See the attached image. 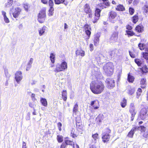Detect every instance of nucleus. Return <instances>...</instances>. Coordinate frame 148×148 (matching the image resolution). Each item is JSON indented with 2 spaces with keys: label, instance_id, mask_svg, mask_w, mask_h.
<instances>
[{
  "label": "nucleus",
  "instance_id": "obj_51",
  "mask_svg": "<svg viewBox=\"0 0 148 148\" xmlns=\"http://www.w3.org/2000/svg\"><path fill=\"white\" fill-rule=\"evenodd\" d=\"M84 27L86 30H89L91 29L90 27L88 24H86V25H85Z\"/></svg>",
  "mask_w": 148,
  "mask_h": 148
},
{
  "label": "nucleus",
  "instance_id": "obj_54",
  "mask_svg": "<svg viewBox=\"0 0 148 148\" xmlns=\"http://www.w3.org/2000/svg\"><path fill=\"white\" fill-rule=\"evenodd\" d=\"M49 6L50 7H52L53 5V3L52 0H49Z\"/></svg>",
  "mask_w": 148,
  "mask_h": 148
},
{
  "label": "nucleus",
  "instance_id": "obj_1",
  "mask_svg": "<svg viewBox=\"0 0 148 148\" xmlns=\"http://www.w3.org/2000/svg\"><path fill=\"white\" fill-rule=\"evenodd\" d=\"M105 86L101 82H97L94 84L90 85V89L94 94H98L101 93L104 90Z\"/></svg>",
  "mask_w": 148,
  "mask_h": 148
},
{
  "label": "nucleus",
  "instance_id": "obj_60",
  "mask_svg": "<svg viewBox=\"0 0 148 148\" xmlns=\"http://www.w3.org/2000/svg\"><path fill=\"white\" fill-rule=\"evenodd\" d=\"M66 145L65 143H63L61 145L60 148H66Z\"/></svg>",
  "mask_w": 148,
  "mask_h": 148
},
{
  "label": "nucleus",
  "instance_id": "obj_5",
  "mask_svg": "<svg viewBox=\"0 0 148 148\" xmlns=\"http://www.w3.org/2000/svg\"><path fill=\"white\" fill-rule=\"evenodd\" d=\"M129 111L132 116L131 120L133 121L136 113L134 104L133 103H131L130 104Z\"/></svg>",
  "mask_w": 148,
  "mask_h": 148
},
{
  "label": "nucleus",
  "instance_id": "obj_25",
  "mask_svg": "<svg viewBox=\"0 0 148 148\" xmlns=\"http://www.w3.org/2000/svg\"><path fill=\"white\" fill-rule=\"evenodd\" d=\"M65 143L66 145H70L73 147H74V142L71 140H65Z\"/></svg>",
  "mask_w": 148,
  "mask_h": 148
},
{
  "label": "nucleus",
  "instance_id": "obj_55",
  "mask_svg": "<svg viewBox=\"0 0 148 148\" xmlns=\"http://www.w3.org/2000/svg\"><path fill=\"white\" fill-rule=\"evenodd\" d=\"M103 4H104L106 6H109V3L107 0L105 1H103Z\"/></svg>",
  "mask_w": 148,
  "mask_h": 148
},
{
  "label": "nucleus",
  "instance_id": "obj_4",
  "mask_svg": "<svg viewBox=\"0 0 148 148\" xmlns=\"http://www.w3.org/2000/svg\"><path fill=\"white\" fill-rule=\"evenodd\" d=\"M13 17L14 18H18L20 14L21 11V8L19 7L16 8L14 9L12 8L10 10Z\"/></svg>",
  "mask_w": 148,
  "mask_h": 148
},
{
  "label": "nucleus",
  "instance_id": "obj_42",
  "mask_svg": "<svg viewBox=\"0 0 148 148\" xmlns=\"http://www.w3.org/2000/svg\"><path fill=\"white\" fill-rule=\"evenodd\" d=\"M134 134V132L131 130V131L128 133L127 136L130 138H132L133 137Z\"/></svg>",
  "mask_w": 148,
  "mask_h": 148
},
{
  "label": "nucleus",
  "instance_id": "obj_31",
  "mask_svg": "<svg viewBox=\"0 0 148 148\" xmlns=\"http://www.w3.org/2000/svg\"><path fill=\"white\" fill-rule=\"evenodd\" d=\"M116 10L119 11H123L125 10V8L123 5H119L117 6Z\"/></svg>",
  "mask_w": 148,
  "mask_h": 148
},
{
  "label": "nucleus",
  "instance_id": "obj_9",
  "mask_svg": "<svg viewBox=\"0 0 148 148\" xmlns=\"http://www.w3.org/2000/svg\"><path fill=\"white\" fill-rule=\"evenodd\" d=\"M22 74V72L21 71H18L15 74V79L18 84L20 83L23 78Z\"/></svg>",
  "mask_w": 148,
  "mask_h": 148
},
{
  "label": "nucleus",
  "instance_id": "obj_6",
  "mask_svg": "<svg viewBox=\"0 0 148 148\" xmlns=\"http://www.w3.org/2000/svg\"><path fill=\"white\" fill-rule=\"evenodd\" d=\"M147 108L145 107L142 109L141 110L140 116V118L142 120H144L147 117Z\"/></svg>",
  "mask_w": 148,
  "mask_h": 148
},
{
  "label": "nucleus",
  "instance_id": "obj_62",
  "mask_svg": "<svg viewBox=\"0 0 148 148\" xmlns=\"http://www.w3.org/2000/svg\"><path fill=\"white\" fill-rule=\"evenodd\" d=\"M62 124L60 122H59L58 124V129L60 131H61V127L62 126Z\"/></svg>",
  "mask_w": 148,
  "mask_h": 148
},
{
  "label": "nucleus",
  "instance_id": "obj_12",
  "mask_svg": "<svg viewBox=\"0 0 148 148\" xmlns=\"http://www.w3.org/2000/svg\"><path fill=\"white\" fill-rule=\"evenodd\" d=\"M126 90L127 93L130 95H132L134 93L135 91L134 88L130 86H128Z\"/></svg>",
  "mask_w": 148,
  "mask_h": 148
},
{
  "label": "nucleus",
  "instance_id": "obj_63",
  "mask_svg": "<svg viewBox=\"0 0 148 148\" xmlns=\"http://www.w3.org/2000/svg\"><path fill=\"white\" fill-rule=\"evenodd\" d=\"M90 50L91 51H92L93 50V46L92 44H90L89 46Z\"/></svg>",
  "mask_w": 148,
  "mask_h": 148
},
{
  "label": "nucleus",
  "instance_id": "obj_30",
  "mask_svg": "<svg viewBox=\"0 0 148 148\" xmlns=\"http://www.w3.org/2000/svg\"><path fill=\"white\" fill-rule=\"evenodd\" d=\"M50 58L52 63H54L55 62V55L53 53L50 54Z\"/></svg>",
  "mask_w": 148,
  "mask_h": 148
},
{
  "label": "nucleus",
  "instance_id": "obj_41",
  "mask_svg": "<svg viewBox=\"0 0 148 148\" xmlns=\"http://www.w3.org/2000/svg\"><path fill=\"white\" fill-rule=\"evenodd\" d=\"M116 50H114L109 52V54L112 58L114 56Z\"/></svg>",
  "mask_w": 148,
  "mask_h": 148
},
{
  "label": "nucleus",
  "instance_id": "obj_29",
  "mask_svg": "<svg viewBox=\"0 0 148 148\" xmlns=\"http://www.w3.org/2000/svg\"><path fill=\"white\" fill-rule=\"evenodd\" d=\"M13 2V0H8L7 3L5 4V6L8 8L11 6Z\"/></svg>",
  "mask_w": 148,
  "mask_h": 148
},
{
  "label": "nucleus",
  "instance_id": "obj_24",
  "mask_svg": "<svg viewBox=\"0 0 148 148\" xmlns=\"http://www.w3.org/2000/svg\"><path fill=\"white\" fill-rule=\"evenodd\" d=\"M75 53L77 55H81L82 56H84L85 55L84 51L82 50H77Z\"/></svg>",
  "mask_w": 148,
  "mask_h": 148
},
{
  "label": "nucleus",
  "instance_id": "obj_23",
  "mask_svg": "<svg viewBox=\"0 0 148 148\" xmlns=\"http://www.w3.org/2000/svg\"><path fill=\"white\" fill-rule=\"evenodd\" d=\"M62 66V71H64L66 69L67 67V64L66 62L64 61L60 64Z\"/></svg>",
  "mask_w": 148,
  "mask_h": 148
},
{
  "label": "nucleus",
  "instance_id": "obj_11",
  "mask_svg": "<svg viewBox=\"0 0 148 148\" xmlns=\"http://www.w3.org/2000/svg\"><path fill=\"white\" fill-rule=\"evenodd\" d=\"M136 130H140L141 131H145L146 130V128L144 126H141L140 127H134L132 128L131 130L134 133L135 132Z\"/></svg>",
  "mask_w": 148,
  "mask_h": 148
},
{
  "label": "nucleus",
  "instance_id": "obj_27",
  "mask_svg": "<svg viewBox=\"0 0 148 148\" xmlns=\"http://www.w3.org/2000/svg\"><path fill=\"white\" fill-rule=\"evenodd\" d=\"M135 29L136 31L138 32H140L143 30V27L142 25H138L136 27Z\"/></svg>",
  "mask_w": 148,
  "mask_h": 148
},
{
  "label": "nucleus",
  "instance_id": "obj_36",
  "mask_svg": "<svg viewBox=\"0 0 148 148\" xmlns=\"http://www.w3.org/2000/svg\"><path fill=\"white\" fill-rule=\"evenodd\" d=\"M65 0H54L56 4H59L61 3H63Z\"/></svg>",
  "mask_w": 148,
  "mask_h": 148
},
{
  "label": "nucleus",
  "instance_id": "obj_50",
  "mask_svg": "<svg viewBox=\"0 0 148 148\" xmlns=\"http://www.w3.org/2000/svg\"><path fill=\"white\" fill-rule=\"evenodd\" d=\"M140 69L143 73H146L148 71L146 67L143 68L142 69L140 68Z\"/></svg>",
  "mask_w": 148,
  "mask_h": 148
},
{
  "label": "nucleus",
  "instance_id": "obj_53",
  "mask_svg": "<svg viewBox=\"0 0 148 148\" xmlns=\"http://www.w3.org/2000/svg\"><path fill=\"white\" fill-rule=\"evenodd\" d=\"M3 18H4V21L6 23H9V22H10L9 20V19L8 18H7V16Z\"/></svg>",
  "mask_w": 148,
  "mask_h": 148
},
{
  "label": "nucleus",
  "instance_id": "obj_56",
  "mask_svg": "<svg viewBox=\"0 0 148 148\" xmlns=\"http://www.w3.org/2000/svg\"><path fill=\"white\" fill-rule=\"evenodd\" d=\"M129 54L130 56L132 58H134L135 57V55L130 51H129Z\"/></svg>",
  "mask_w": 148,
  "mask_h": 148
},
{
  "label": "nucleus",
  "instance_id": "obj_32",
  "mask_svg": "<svg viewBox=\"0 0 148 148\" xmlns=\"http://www.w3.org/2000/svg\"><path fill=\"white\" fill-rule=\"evenodd\" d=\"M126 103L127 100L124 98L123 99L121 103V107L123 108H124L126 105Z\"/></svg>",
  "mask_w": 148,
  "mask_h": 148
},
{
  "label": "nucleus",
  "instance_id": "obj_58",
  "mask_svg": "<svg viewBox=\"0 0 148 148\" xmlns=\"http://www.w3.org/2000/svg\"><path fill=\"white\" fill-rule=\"evenodd\" d=\"M33 61V59L32 58H30L28 62V64L32 65Z\"/></svg>",
  "mask_w": 148,
  "mask_h": 148
},
{
  "label": "nucleus",
  "instance_id": "obj_59",
  "mask_svg": "<svg viewBox=\"0 0 148 148\" xmlns=\"http://www.w3.org/2000/svg\"><path fill=\"white\" fill-rule=\"evenodd\" d=\"M142 92V90L140 88H138L137 91L136 92L137 95L138 96H140V93L138 94V92Z\"/></svg>",
  "mask_w": 148,
  "mask_h": 148
},
{
  "label": "nucleus",
  "instance_id": "obj_28",
  "mask_svg": "<svg viewBox=\"0 0 148 148\" xmlns=\"http://www.w3.org/2000/svg\"><path fill=\"white\" fill-rule=\"evenodd\" d=\"M134 78V77L131 75L129 74H128L127 77V80L130 82L132 83L133 82Z\"/></svg>",
  "mask_w": 148,
  "mask_h": 148
},
{
  "label": "nucleus",
  "instance_id": "obj_37",
  "mask_svg": "<svg viewBox=\"0 0 148 148\" xmlns=\"http://www.w3.org/2000/svg\"><path fill=\"white\" fill-rule=\"evenodd\" d=\"M78 110V105L77 103H76L74 106L73 111L74 113H76Z\"/></svg>",
  "mask_w": 148,
  "mask_h": 148
},
{
  "label": "nucleus",
  "instance_id": "obj_40",
  "mask_svg": "<svg viewBox=\"0 0 148 148\" xmlns=\"http://www.w3.org/2000/svg\"><path fill=\"white\" fill-rule=\"evenodd\" d=\"M4 72L6 77L7 78H9L10 76V75L8 73V69H4Z\"/></svg>",
  "mask_w": 148,
  "mask_h": 148
},
{
  "label": "nucleus",
  "instance_id": "obj_13",
  "mask_svg": "<svg viewBox=\"0 0 148 148\" xmlns=\"http://www.w3.org/2000/svg\"><path fill=\"white\" fill-rule=\"evenodd\" d=\"M118 33L117 32H114L110 38L111 40L115 42L116 41L118 38Z\"/></svg>",
  "mask_w": 148,
  "mask_h": 148
},
{
  "label": "nucleus",
  "instance_id": "obj_34",
  "mask_svg": "<svg viewBox=\"0 0 148 148\" xmlns=\"http://www.w3.org/2000/svg\"><path fill=\"white\" fill-rule=\"evenodd\" d=\"M57 140L59 143H61L63 141V137L62 136L58 135L57 136Z\"/></svg>",
  "mask_w": 148,
  "mask_h": 148
},
{
  "label": "nucleus",
  "instance_id": "obj_35",
  "mask_svg": "<svg viewBox=\"0 0 148 148\" xmlns=\"http://www.w3.org/2000/svg\"><path fill=\"white\" fill-rule=\"evenodd\" d=\"M138 47L140 50H142L145 49V45L144 44L139 43L138 45Z\"/></svg>",
  "mask_w": 148,
  "mask_h": 148
},
{
  "label": "nucleus",
  "instance_id": "obj_45",
  "mask_svg": "<svg viewBox=\"0 0 148 148\" xmlns=\"http://www.w3.org/2000/svg\"><path fill=\"white\" fill-rule=\"evenodd\" d=\"M98 135L97 133L95 134H93L92 136V137L93 139H94L95 140H96L98 138Z\"/></svg>",
  "mask_w": 148,
  "mask_h": 148
},
{
  "label": "nucleus",
  "instance_id": "obj_21",
  "mask_svg": "<svg viewBox=\"0 0 148 148\" xmlns=\"http://www.w3.org/2000/svg\"><path fill=\"white\" fill-rule=\"evenodd\" d=\"M104 118V116L103 114H100L96 118V119L97 121L99 122H101Z\"/></svg>",
  "mask_w": 148,
  "mask_h": 148
},
{
  "label": "nucleus",
  "instance_id": "obj_46",
  "mask_svg": "<svg viewBox=\"0 0 148 148\" xmlns=\"http://www.w3.org/2000/svg\"><path fill=\"white\" fill-rule=\"evenodd\" d=\"M126 32L127 34L129 35L130 36H132L134 35V33L133 32H132L130 31L126 30Z\"/></svg>",
  "mask_w": 148,
  "mask_h": 148
},
{
  "label": "nucleus",
  "instance_id": "obj_64",
  "mask_svg": "<svg viewBox=\"0 0 148 148\" xmlns=\"http://www.w3.org/2000/svg\"><path fill=\"white\" fill-rule=\"evenodd\" d=\"M22 148H26V143L24 142L23 143Z\"/></svg>",
  "mask_w": 148,
  "mask_h": 148
},
{
  "label": "nucleus",
  "instance_id": "obj_2",
  "mask_svg": "<svg viewBox=\"0 0 148 148\" xmlns=\"http://www.w3.org/2000/svg\"><path fill=\"white\" fill-rule=\"evenodd\" d=\"M114 66L112 63L109 62L107 63L103 66L104 71L108 75L110 76L112 74L113 72Z\"/></svg>",
  "mask_w": 148,
  "mask_h": 148
},
{
  "label": "nucleus",
  "instance_id": "obj_39",
  "mask_svg": "<svg viewBox=\"0 0 148 148\" xmlns=\"http://www.w3.org/2000/svg\"><path fill=\"white\" fill-rule=\"evenodd\" d=\"M143 10H144V12L147 13L148 12V6L147 5H145L143 8Z\"/></svg>",
  "mask_w": 148,
  "mask_h": 148
},
{
  "label": "nucleus",
  "instance_id": "obj_10",
  "mask_svg": "<svg viewBox=\"0 0 148 148\" xmlns=\"http://www.w3.org/2000/svg\"><path fill=\"white\" fill-rule=\"evenodd\" d=\"M101 11V10L99 8H97L96 9L95 11V20L93 21L94 23H95L97 22L100 16V13Z\"/></svg>",
  "mask_w": 148,
  "mask_h": 148
},
{
  "label": "nucleus",
  "instance_id": "obj_48",
  "mask_svg": "<svg viewBox=\"0 0 148 148\" xmlns=\"http://www.w3.org/2000/svg\"><path fill=\"white\" fill-rule=\"evenodd\" d=\"M129 12L130 14L132 15L134 12V10L132 8H130L129 9Z\"/></svg>",
  "mask_w": 148,
  "mask_h": 148
},
{
  "label": "nucleus",
  "instance_id": "obj_20",
  "mask_svg": "<svg viewBox=\"0 0 148 148\" xmlns=\"http://www.w3.org/2000/svg\"><path fill=\"white\" fill-rule=\"evenodd\" d=\"M40 102L42 105L45 107H47V100L44 98H41Z\"/></svg>",
  "mask_w": 148,
  "mask_h": 148
},
{
  "label": "nucleus",
  "instance_id": "obj_3",
  "mask_svg": "<svg viewBox=\"0 0 148 148\" xmlns=\"http://www.w3.org/2000/svg\"><path fill=\"white\" fill-rule=\"evenodd\" d=\"M46 18L45 9H42L39 12L38 16V21L39 23H42L44 22Z\"/></svg>",
  "mask_w": 148,
  "mask_h": 148
},
{
  "label": "nucleus",
  "instance_id": "obj_14",
  "mask_svg": "<svg viewBox=\"0 0 148 148\" xmlns=\"http://www.w3.org/2000/svg\"><path fill=\"white\" fill-rule=\"evenodd\" d=\"M110 16H109V19L113 23V21H112V20L114 19L115 17L116 16V13L113 11H111V12H109V14Z\"/></svg>",
  "mask_w": 148,
  "mask_h": 148
},
{
  "label": "nucleus",
  "instance_id": "obj_19",
  "mask_svg": "<svg viewBox=\"0 0 148 148\" xmlns=\"http://www.w3.org/2000/svg\"><path fill=\"white\" fill-rule=\"evenodd\" d=\"M61 65L60 64H57L56 66V68L54 71L55 72H58L62 71Z\"/></svg>",
  "mask_w": 148,
  "mask_h": 148
},
{
  "label": "nucleus",
  "instance_id": "obj_18",
  "mask_svg": "<svg viewBox=\"0 0 148 148\" xmlns=\"http://www.w3.org/2000/svg\"><path fill=\"white\" fill-rule=\"evenodd\" d=\"M146 79L145 78L141 79L140 81L141 87L144 88H145L146 86Z\"/></svg>",
  "mask_w": 148,
  "mask_h": 148
},
{
  "label": "nucleus",
  "instance_id": "obj_49",
  "mask_svg": "<svg viewBox=\"0 0 148 148\" xmlns=\"http://www.w3.org/2000/svg\"><path fill=\"white\" fill-rule=\"evenodd\" d=\"M98 103H99L98 101L97 100H96L92 101L91 103H90V105L91 106H94L93 105L94 104Z\"/></svg>",
  "mask_w": 148,
  "mask_h": 148
},
{
  "label": "nucleus",
  "instance_id": "obj_8",
  "mask_svg": "<svg viewBox=\"0 0 148 148\" xmlns=\"http://www.w3.org/2000/svg\"><path fill=\"white\" fill-rule=\"evenodd\" d=\"M108 87L109 88H113L115 86V82L113 79L107 78L106 81Z\"/></svg>",
  "mask_w": 148,
  "mask_h": 148
},
{
  "label": "nucleus",
  "instance_id": "obj_16",
  "mask_svg": "<svg viewBox=\"0 0 148 148\" xmlns=\"http://www.w3.org/2000/svg\"><path fill=\"white\" fill-rule=\"evenodd\" d=\"M78 135L77 131H75L74 129H72L71 131L70 136L73 138L77 137Z\"/></svg>",
  "mask_w": 148,
  "mask_h": 148
},
{
  "label": "nucleus",
  "instance_id": "obj_22",
  "mask_svg": "<svg viewBox=\"0 0 148 148\" xmlns=\"http://www.w3.org/2000/svg\"><path fill=\"white\" fill-rule=\"evenodd\" d=\"M46 28V26H44L41 28L38 31L40 36H41L42 35L45 33Z\"/></svg>",
  "mask_w": 148,
  "mask_h": 148
},
{
  "label": "nucleus",
  "instance_id": "obj_44",
  "mask_svg": "<svg viewBox=\"0 0 148 148\" xmlns=\"http://www.w3.org/2000/svg\"><path fill=\"white\" fill-rule=\"evenodd\" d=\"M143 56L146 59H148V51L147 52L143 53Z\"/></svg>",
  "mask_w": 148,
  "mask_h": 148
},
{
  "label": "nucleus",
  "instance_id": "obj_38",
  "mask_svg": "<svg viewBox=\"0 0 148 148\" xmlns=\"http://www.w3.org/2000/svg\"><path fill=\"white\" fill-rule=\"evenodd\" d=\"M54 8L52 7H50L49 10V15L52 16L53 15V13Z\"/></svg>",
  "mask_w": 148,
  "mask_h": 148
},
{
  "label": "nucleus",
  "instance_id": "obj_33",
  "mask_svg": "<svg viewBox=\"0 0 148 148\" xmlns=\"http://www.w3.org/2000/svg\"><path fill=\"white\" fill-rule=\"evenodd\" d=\"M138 16L137 15H134L132 18V21L134 23H136L138 21Z\"/></svg>",
  "mask_w": 148,
  "mask_h": 148
},
{
  "label": "nucleus",
  "instance_id": "obj_17",
  "mask_svg": "<svg viewBox=\"0 0 148 148\" xmlns=\"http://www.w3.org/2000/svg\"><path fill=\"white\" fill-rule=\"evenodd\" d=\"M99 37L100 36L99 34H97L95 37L94 40V45L96 46H97L98 45Z\"/></svg>",
  "mask_w": 148,
  "mask_h": 148
},
{
  "label": "nucleus",
  "instance_id": "obj_7",
  "mask_svg": "<svg viewBox=\"0 0 148 148\" xmlns=\"http://www.w3.org/2000/svg\"><path fill=\"white\" fill-rule=\"evenodd\" d=\"M106 130L107 133H104L102 134V139L104 143L106 142L109 140L110 138L109 134L111 132L110 130L109 129L107 128Z\"/></svg>",
  "mask_w": 148,
  "mask_h": 148
},
{
  "label": "nucleus",
  "instance_id": "obj_52",
  "mask_svg": "<svg viewBox=\"0 0 148 148\" xmlns=\"http://www.w3.org/2000/svg\"><path fill=\"white\" fill-rule=\"evenodd\" d=\"M31 97L32 98V100L33 101H35L36 100V99L35 97V95L34 94H32L31 95Z\"/></svg>",
  "mask_w": 148,
  "mask_h": 148
},
{
  "label": "nucleus",
  "instance_id": "obj_15",
  "mask_svg": "<svg viewBox=\"0 0 148 148\" xmlns=\"http://www.w3.org/2000/svg\"><path fill=\"white\" fill-rule=\"evenodd\" d=\"M84 9L85 12L87 14L88 13L91 12V10L90 9L89 5L88 4H86L84 6Z\"/></svg>",
  "mask_w": 148,
  "mask_h": 148
},
{
  "label": "nucleus",
  "instance_id": "obj_26",
  "mask_svg": "<svg viewBox=\"0 0 148 148\" xmlns=\"http://www.w3.org/2000/svg\"><path fill=\"white\" fill-rule=\"evenodd\" d=\"M62 96L63 100L66 101L67 99V93L66 90H63L62 93Z\"/></svg>",
  "mask_w": 148,
  "mask_h": 148
},
{
  "label": "nucleus",
  "instance_id": "obj_57",
  "mask_svg": "<svg viewBox=\"0 0 148 148\" xmlns=\"http://www.w3.org/2000/svg\"><path fill=\"white\" fill-rule=\"evenodd\" d=\"M32 65L27 64L26 66V70L27 71H29Z\"/></svg>",
  "mask_w": 148,
  "mask_h": 148
},
{
  "label": "nucleus",
  "instance_id": "obj_47",
  "mask_svg": "<svg viewBox=\"0 0 148 148\" xmlns=\"http://www.w3.org/2000/svg\"><path fill=\"white\" fill-rule=\"evenodd\" d=\"M85 32L86 34L88 36V39H89L91 33L90 30H86Z\"/></svg>",
  "mask_w": 148,
  "mask_h": 148
},
{
  "label": "nucleus",
  "instance_id": "obj_43",
  "mask_svg": "<svg viewBox=\"0 0 148 148\" xmlns=\"http://www.w3.org/2000/svg\"><path fill=\"white\" fill-rule=\"evenodd\" d=\"M135 63L138 65V66H140L141 64V62L140 60L138 59H136L135 60Z\"/></svg>",
  "mask_w": 148,
  "mask_h": 148
},
{
  "label": "nucleus",
  "instance_id": "obj_61",
  "mask_svg": "<svg viewBox=\"0 0 148 148\" xmlns=\"http://www.w3.org/2000/svg\"><path fill=\"white\" fill-rule=\"evenodd\" d=\"M143 136L145 138H147L148 136V131L145 132Z\"/></svg>",
  "mask_w": 148,
  "mask_h": 148
}]
</instances>
